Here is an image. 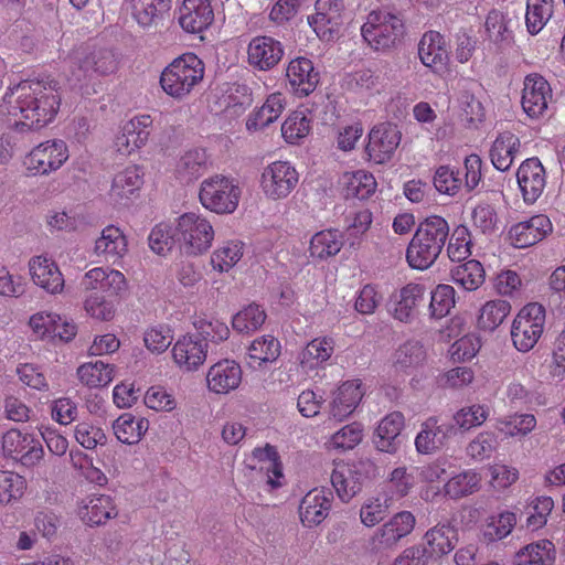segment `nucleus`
Here are the masks:
<instances>
[{
  "label": "nucleus",
  "instance_id": "f257e3e1",
  "mask_svg": "<svg viewBox=\"0 0 565 565\" xmlns=\"http://www.w3.org/2000/svg\"><path fill=\"white\" fill-rule=\"evenodd\" d=\"M57 82L26 79L8 87L0 115L8 117L17 131L39 130L52 122L61 106Z\"/></svg>",
  "mask_w": 565,
  "mask_h": 565
},
{
  "label": "nucleus",
  "instance_id": "f03ea898",
  "mask_svg": "<svg viewBox=\"0 0 565 565\" xmlns=\"http://www.w3.org/2000/svg\"><path fill=\"white\" fill-rule=\"evenodd\" d=\"M449 236L447 221L431 215L422 221L406 249V260L413 269L425 270L439 257Z\"/></svg>",
  "mask_w": 565,
  "mask_h": 565
},
{
  "label": "nucleus",
  "instance_id": "7ed1b4c3",
  "mask_svg": "<svg viewBox=\"0 0 565 565\" xmlns=\"http://www.w3.org/2000/svg\"><path fill=\"white\" fill-rule=\"evenodd\" d=\"M205 65L194 53H184L173 58L161 72L159 84L162 90L175 100L188 98L203 82Z\"/></svg>",
  "mask_w": 565,
  "mask_h": 565
},
{
  "label": "nucleus",
  "instance_id": "20e7f679",
  "mask_svg": "<svg viewBox=\"0 0 565 565\" xmlns=\"http://www.w3.org/2000/svg\"><path fill=\"white\" fill-rule=\"evenodd\" d=\"M361 34L375 51H386L401 43L405 35V24L399 14L373 10L367 14Z\"/></svg>",
  "mask_w": 565,
  "mask_h": 565
},
{
  "label": "nucleus",
  "instance_id": "39448f33",
  "mask_svg": "<svg viewBox=\"0 0 565 565\" xmlns=\"http://www.w3.org/2000/svg\"><path fill=\"white\" fill-rule=\"evenodd\" d=\"M241 196L239 182L232 177L214 174L204 179L200 185V203L215 214L234 213L238 207Z\"/></svg>",
  "mask_w": 565,
  "mask_h": 565
},
{
  "label": "nucleus",
  "instance_id": "423d86ee",
  "mask_svg": "<svg viewBox=\"0 0 565 565\" xmlns=\"http://www.w3.org/2000/svg\"><path fill=\"white\" fill-rule=\"evenodd\" d=\"M175 238L184 254L201 255L211 247L214 228L206 217L193 212L184 213L177 221Z\"/></svg>",
  "mask_w": 565,
  "mask_h": 565
},
{
  "label": "nucleus",
  "instance_id": "0eeeda50",
  "mask_svg": "<svg viewBox=\"0 0 565 565\" xmlns=\"http://www.w3.org/2000/svg\"><path fill=\"white\" fill-rule=\"evenodd\" d=\"M545 308L539 302L525 305L511 326V340L522 353L531 351L541 339L545 327Z\"/></svg>",
  "mask_w": 565,
  "mask_h": 565
},
{
  "label": "nucleus",
  "instance_id": "6e6552de",
  "mask_svg": "<svg viewBox=\"0 0 565 565\" xmlns=\"http://www.w3.org/2000/svg\"><path fill=\"white\" fill-rule=\"evenodd\" d=\"M68 158L70 151L64 140L49 139L30 150L23 166L29 175H49L61 169Z\"/></svg>",
  "mask_w": 565,
  "mask_h": 565
},
{
  "label": "nucleus",
  "instance_id": "1a4fd4ad",
  "mask_svg": "<svg viewBox=\"0 0 565 565\" xmlns=\"http://www.w3.org/2000/svg\"><path fill=\"white\" fill-rule=\"evenodd\" d=\"M299 173L289 162L277 160L266 166L260 177L265 196L273 201L286 199L297 186Z\"/></svg>",
  "mask_w": 565,
  "mask_h": 565
},
{
  "label": "nucleus",
  "instance_id": "9d476101",
  "mask_svg": "<svg viewBox=\"0 0 565 565\" xmlns=\"http://www.w3.org/2000/svg\"><path fill=\"white\" fill-rule=\"evenodd\" d=\"M70 60L72 66L76 68L73 76L77 81L113 74L118 66L115 55L108 50L90 52L86 47H79L72 53Z\"/></svg>",
  "mask_w": 565,
  "mask_h": 565
},
{
  "label": "nucleus",
  "instance_id": "9b49d317",
  "mask_svg": "<svg viewBox=\"0 0 565 565\" xmlns=\"http://www.w3.org/2000/svg\"><path fill=\"white\" fill-rule=\"evenodd\" d=\"M402 139L397 126L391 122L375 125L367 135V143L364 148L366 160L374 164L388 162Z\"/></svg>",
  "mask_w": 565,
  "mask_h": 565
},
{
  "label": "nucleus",
  "instance_id": "f8f14e48",
  "mask_svg": "<svg viewBox=\"0 0 565 565\" xmlns=\"http://www.w3.org/2000/svg\"><path fill=\"white\" fill-rule=\"evenodd\" d=\"M81 286L85 294L102 295L110 299H120L128 288L125 275L108 267H94L86 271Z\"/></svg>",
  "mask_w": 565,
  "mask_h": 565
},
{
  "label": "nucleus",
  "instance_id": "ddd939ff",
  "mask_svg": "<svg viewBox=\"0 0 565 565\" xmlns=\"http://www.w3.org/2000/svg\"><path fill=\"white\" fill-rule=\"evenodd\" d=\"M152 122L148 114L137 115L126 121L114 139L116 152L127 157L143 148L149 140Z\"/></svg>",
  "mask_w": 565,
  "mask_h": 565
},
{
  "label": "nucleus",
  "instance_id": "4468645a",
  "mask_svg": "<svg viewBox=\"0 0 565 565\" xmlns=\"http://www.w3.org/2000/svg\"><path fill=\"white\" fill-rule=\"evenodd\" d=\"M3 452L25 467H34L44 456L41 443L30 434L10 429L2 436Z\"/></svg>",
  "mask_w": 565,
  "mask_h": 565
},
{
  "label": "nucleus",
  "instance_id": "2eb2a0df",
  "mask_svg": "<svg viewBox=\"0 0 565 565\" xmlns=\"http://www.w3.org/2000/svg\"><path fill=\"white\" fill-rule=\"evenodd\" d=\"M209 343L195 333L178 338L171 349L172 360L183 372H194L207 358Z\"/></svg>",
  "mask_w": 565,
  "mask_h": 565
},
{
  "label": "nucleus",
  "instance_id": "dca6fc26",
  "mask_svg": "<svg viewBox=\"0 0 565 565\" xmlns=\"http://www.w3.org/2000/svg\"><path fill=\"white\" fill-rule=\"evenodd\" d=\"M552 100L550 83L541 75L533 73L524 78L521 106L531 119H539L546 115L548 103Z\"/></svg>",
  "mask_w": 565,
  "mask_h": 565
},
{
  "label": "nucleus",
  "instance_id": "f3484780",
  "mask_svg": "<svg viewBox=\"0 0 565 565\" xmlns=\"http://www.w3.org/2000/svg\"><path fill=\"white\" fill-rule=\"evenodd\" d=\"M285 55L282 43L269 35H256L247 45V62L257 71H270Z\"/></svg>",
  "mask_w": 565,
  "mask_h": 565
},
{
  "label": "nucleus",
  "instance_id": "a211bd4d",
  "mask_svg": "<svg viewBox=\"0 0 565 565\" xmlns=\"http://www.w3.org/2000/svg\"><path fill=\"white\" fill-rule=\"evenodd\" d=\"M366 479L364 462H344L334 463L331 473V483L338 497L343 502H349L362 489Z\"/></svg>",
  "mask_w": 565,
  "mask_h": 565
},
{
  "label": "nucleus",
  "instance_id": "6ab92c4d",
  "mask_svg": "<svg viewBox=\"0 0 565 565\" xmlns=\"http://www.w3.org/2000/svg\"><path fill=\"white\" fill-rule=\"evenodd\" d=\"M418 56L423 65L434 73H441L449 62L448 43L438 31H426L418 42Z\"/></svg>",
  "mask_w": 565,
  "mask_h": 565
},
{
  "label": "nucleus",
  "instance_id": "aec40b11",
  "mask_svg": "<svg viewBox=\"0 0 565 565\" xmlns=\"http://www.w3.org/2000/svg\"><path fill=\"white\" fill-rule=\"evenodd\" d=\"M333 494L326 488H313L306 493L299 504V518L307 527L322 523L329 515Z\"/></svg>",
  "mask_w": 565,
  "mask_h": 565
},
{
  "label": "nucleus",
  "instance_id": "412c9836",
  "mask_svg": "<svg viewBox=\"0 0 565 565\" xmlns=\"http://www.w3.org/2000/svg\"><path fill=\"white\" fill-rule=\"evenodd\" d=\"M516 180L524 202L532 204L542 195L546 185L545 169L537 158H529L519 167Z\"/></svg>",
  "mask_w": 565,
  "mask_h": 565
},
{
  "label": "nucleus",
  "instance_id": "4be33fe9",
  "mask_svg": "<svg viewBox=\"0 0 565 565\" xmlns=\"http://www.w3.org/2000/svg\"><path fill=\"white\" fill-rule=\"evenodd\" d=\"M243 371L241 365L230 359L221 360L211 365L206 373V384L210 392L228 394L242 383Z\"/></svg>",
  "mask_w": 565,
  "mask_h": 565
},
{
  "label": "nucleus",
  "instance_id": "5701e85b",
  "mask_svg": "<svg viewBox=\"0 0 565 565\" xmlns=\"http://www.w3.org/2000/svg\"><path fill=\"white\" fill-rule=\"evenodd\" d=\"M315 14L308 17V23L321 40H329L341 23L342 0H317Z\"/></svg>",
  "mask_w": 565,
  "mask_h": 565
},
{
  "label": "nucleus",
  "instance_id": "b1692460",
  "mask_svg": "<svg viewBox=\"0 0 565 565\" xmlns=\"http://www.w3.org/2000/svg\"><path fill=\"white\" fill-rule=\"evenodd\" d=\"M77 514L86 525L99 526L116 518L118 510L111 497L90 494L81 500Z\"/></svg>",
  "mask_w": 565,
  "mask_h": 565
},
{
  "label": "nucleus",
  "instance_id": "393cba45",
  "mask_svg": "<svg viewBox=\"0 0 565 565\" xmlns=\"http://www.w3.org/2000/svg\"><path fill=\"white\" fill-rule=\"evenodd\" d=\"M552 228L550 218L546 215L537 214L514 224L509 231V237L514 247L526 248L541 242L552 232Z\"/></svg>",
  "mask_w": 565,
  "mask_h": 565
},
{
  "label": "nucleus",
  "instance_id": "a878e982",
  "mask_svg": "<svg viewBox=\"0 0 565 565\" xmlns=\"http://www.w3.org/2000/svg\"><path fill=\"white\" fill-rule=\"evenodd\" d=\"M214 20L210 0H183L179 23L188 33L199 34L205 31Z\"/></svg>",
  "mask_w": 565,
  "mask_h": 565
},
{
  "label": "nucleus",
  "instance_id": "bb28decb",
  "mask_svg": "<svg viewBox=\"0 0 565 565\" xmlns=\"http://www.w3.org/2000/svg\"><path fill=\"white\" fill-rule=\"evenodd\" d=\"M427 289L424 284L408 282L395 295L393 317L401 322H411L424 305Z\"/></svg>",
  "mask_w": 565,
  "mask_h": 565
},
{
  "label": "nucleus",
  "instance_id": "cd10ccee",
  "mask_svg": "<svg viewBox=\"0 0 565 565\" xmlns=\"http://www.w3.org/2000/svg\"><path fill=\"white\" fill-rule=\"evenodd\" d=\"M286 76L292 92L302 97L312 93L319 83V73L311 60L299 56L292 58L286 68Z\"/></svg>",
  "mask_w": 565,
  "mask_h": 565
},
{
  "label": "nucleus",
  "instance_id": "c85d7f7f",
  "mask_svg": "<svg viewBox=\"0 0 565 565\" xmlns=\"http://www.w3.org/2000/svg\"><path fill=\"white\" fill-rule=\"evenodd\" d=\"M33 282L46 292L56 295L64 289V277L56 263L45 256H35L29 263Z\"/></svg>",
  "mask_w": 565,
  "mask_h": 565
},
{
  "label": "nucleus",
  "instance_id": "c756f323",
  "mask_svg": "<svg viewBox=\"0 0 565 565\" xmlns=\"http://www.w3.org/2000/svg\"><path fill=\"white\" fill-rule=\"evenodd\" d=\"M452 428L451 425L439 423L435 416L427 418L415 437L417 452L423 455L436 452L444 446Z\"/></svg>",
  "mask_w": 565,
  "mask_h": 565
},
{
  "label": "nucleus",
  "instance_id": "7c9ffc66",
  "mask_svg": "<svg viewBox=\"0 0 565 565\" xmlns=\"http://www.w3.org/2000/svg\"><path fill=\"white\" fill-rule=\"evenodd\" d=\"M172 0H127L132 20L142 29L157 26L171 9Z\"/></svg>",
  "mask_w": 565,
  "mask_h": 565
},
{
  "label": "nucleus",
  "instance_id": "2f4dec72",
  "mask_svg": "<svg viewBox=\"0 0 565 565\" xmlns=\"http://www.w3.org/2000/svg\"><path fill=\"white\" fill-rule=\"evenodd\" d=\"M362 383L360 380L347 381L333 393L330 404V415L342 422L351 415L363 397Z\"/></svg>",
  "mask_w": 565,
  "mask_h": 565
},
{
  "label": "nucleus",
  "instance_id": "473e14b6",
  "mask_svg": "<svg viewBox=\"0 0 565 565\" xmlns=\"http://www.w3.org/2000/svg\"><path fill=\"white\" fill-rule=\"evenodd\" d=\"M209 169V156L205 149L195 147L185 150L174 167L175 178L185 184L198 180Z\"/></svg>",
  "mask_w": 565,
  "mask_h": 565
},
{
  "label": "nucleus",
  "instance_id": "72a5a7b5",
  "mask_svg": "<svg viewBox=\"0 0 565 565\" xmlns=\"http://www.w3.org/2000/svg\"><path fill=\"white\" fill-rule=\"evenodd\" d=\"M126 253L127 238L122 231L115 225L106 226L95 241L94 254L105 262L116 264Z\"/></svg>",
  "mask_w": 565,
  "mask_h": 565
},
{
  "label": "nucleus",
  "instance_id": "f704fd0d",
  "mask_svg": "<svg viewBox=\"0 0 565 565\" xmlns=\"http://www.w3.org/2000/svg\"><path fill=\"white\" fill-rule=\"evenodd\" d=\"M286 97L280 92L267 96L264 104L255 109L246 120V128L254 132L262 130L277 120L286 108Z\"/></svg>",
  "mask_w": 565,
  "mask_h": 565
},
{
  "label": "nucleus",
  "instance_id": "c9c22d12",
  "mask_svg": "<svg viewBox=\"0 0 565 565\" xmlns=\"http://www.w3.org/2000/svg\"><path fill=\"white\" fill-rule=\"evenodd\" d=\"M347 199L367 200L377 188L375 177L366 170L344 172L340 179Z\"/></svg>",
  "mask_w": 565,
  "mask_h": 565
},
{
  "label": "nucleus",
  "instance_id": "e433bc0d",
  "mask_svg": "<svg viewBox=\"0 0 565 565\" xmlns=\"http://www.w3.org/2000/svg\"><path fill=\"white\" fill-rule=\"evenodd\" d=\"M521 148V141L511 131H503L498 135L490 149V159L493 167L499 171H507Z\"/></svg>",
  "mask_w": 565,
  "mask_h": 565
},
{
  "label": "nucleus",
  "instance_id": "4c0bfd02",
  "mask_svg": "<svg viewBox=\"0 0 565 565\" xmlns=\"http://www.w3.org/2000/svg\"><path fill=\"white\" fill-rule=\"evenodd\" d=\"M281 352L278 339L271 334H265L254 339L247 348V365L252 369H260L275 362Z\"/></svg>",
  "mask_w": 565,
  "mask_h": 565
},
{
  "label": "nucleus",
  "instance_id": "58836bf2",
  "mask_svg": "<svg viewBox=\"0 0 565 565\" xmlns=\"http://www.w3.org/2000/svg\"><path fill=\"white\" fill-rule=\"evenodd\" d=\"M482 476L476 469H465L451 476L443 487L444 495L460 500L477 493L481 489Z\"/></svg>",
  "mask_w": 565,
  "mask_h": 565
},
{
  "label": "nucleus",
  "instance_id": "ea45409f",
  "mask_svg": "<svg viewBox=\"0 0 565 565\" xmlns=\"http://www.w3.org/2000/svg\"><path fill=\"white\" fill-rule=\"evenodd\" d=\"M424 541L427 545L426 555L440 557L455 548L458 532L448 523H438L425 533Z\"/></svg>",
  "mask_w": 565,
  "mask_h": 565
},
{
  "label": "nucleus",
  "instance_id": "a19ab883",
  "mask_svg": "<svg viewBox=\"0 0 565 565\" xmlns=\"http://www.w3.org/2000/svg\"><path fill=\"white\" fill-rule=\"evenodd\" d=\"M404 425L405 418L401 412H392L382 418L375 430L374 443L376 448L384 452H395V440L401 435Z\"/></svg>",
  "mask_w": 565,
  "mask_h": 565
},
{
  "label": "nucleus",
  "instance_id": "79ce46f5",
  "mask_svg": "<svg viewBox=\"0 0 565 565\" xmlns=\"http://www.w3.org/2000/svg\"><path fill=\"white\" fill-rule=\"evenodd\" d=\"M253 457L259 462V469L266 476V483L271 489L280 488L284 484L285 476L282 462L276 447L267 444L263 448H255Z\"/></svg>",
  "mask_w": 565,
  "mask_h": 565
},
{
  "label": "nucleus",
  "instance_id": "37998d69",
  "mask_svg": "<svg viewBox=\"0 0 565 565\" xmlns=\"http://www.w3.org/2000/svg\"><path fill=\"white\" fill-rule=\"evenodd\" d=\"M334 352L331 337H318L311 340L299 353V363L306 371H312L327 362Z\"/></svg>",
  "mask_w": 565,
  "mask_h": 565
},
{
  "label": "nucleus",
  "instance_id": "c03bdc74",
  "mask_svg": "<svg viewBox=\"0 0 565 565\" xmlns=\"http://www.w3.org/2000/svg\"><path fill=\"white\" fill-rule=\"evenodd\" d=\"M113 429L120 443L136 445L149 429V420L142 416L124 413L114 422Z\"/></svg>",
  "mask_w": 565,
  "mask_h": 565
},
{
  "label": "nucleus",
  "instance_id": "a18cd8bd",
  "mask_svg": "<svg viewBox=\"0 0 565 565\" xmlns=\"http://www.w3.org/2000/svg\"><path fill=\"white\" fill-rule=\"evenodd\" d=\"M556 550L552 541L543 539L530 543L516 552L514 565H553Z\"/></svg>",
  "mask_w": 565,
  "mask_h": 565
},
{
  "label": "nucleus",
  "instance_id": "49530a36",
  "mask_svg": "<svg viewBox=\"0 0 565 565\" xmlns=\"http://www.w3.org/2000/svg\"><path fill=\"white\" fill-rule=\"evenodd\" d=\"M508 13L492 9L484 21L486 39L497 47L509 45L513 42V31L509 26Z\"/></svg>",
  "mask_w": 565,
  "mask_h": 565
},
{
  "label": "nucleus",
  "instance_id": "de8ad7c7",
  "mask_svg": "<svg viewBox=\"0 0 565 565\" xmlns=\"http://www.w3.org/2000/svg\"><path fill=\"white\" fill-rule=\"evenodd\" d=\"M516 522V514L511 511L491 515L482 525L480 539L488 544L501 541L512 533Z\"/></svg>",
  "mask_w": 565,
  "mask_h": 565
},
{
  "label": "nucleus",
  "instance_id": "09e8293b",
  "mask_svg": "<svg viewBox=\"0 0 565 565\" xmlns=\"http://www.w3.org/2000/svg\"><path fill=\"white\" fill-rule=\"evenodd\" d=\"M511 303L504 299H492L479 309L477 326L480 330L492 332L498 329L511 312Z\"/></svg>",
  "mask_w": 565,
  "mask_h": 565
},
{
  "label": "nucleus",
  "instance_id": "8fccbe9b",
  "mask_svg": "<svg viewBox=\"0 0 565 565\" xmlns=\"http://www.w3.org/2000/svg\"><path fill=\"white\" fill-rule=\"evenodd\" d=\"M79 382L90 388L107 386L114 379V366L100 360L83 363L77 367Z\"/></svg>",
  "mask_w": 565,
  "mask_h": 565
},
{
  "label": "nucleus",
  "instance_id": "3c124183",
  "mask_svg": "<svg viewBox=\"0 0 565 565\" xmlns=\"http://www.w3.org/2000/svg\"><path fill=\"white\" fill-rule=\"evenodd\" d=\"M342 246V235L337 230H323L311 237L309 253L312 258L322 260L335 256Z\"/></svg>",
  "mask_w": 565,
  "mask_h": 565
},
{
  "label": "nucleus",
  "instance_id": "603ef678",
  "mask_svg": "<svg viewBox=\"0 0 565 565\" xmlns=\"http://www.w3.org/2000/svg\"><path fill=\"white\" fill-rule=\"evenodd\" d=\"M450 274L452 281L468 291L477 290L486 278L482 264L476 259L455 266Z\"/></svg>",
  "mask_w": 565,
  "mask_h": 565
},
{
  "label": "nucleus",
  "instance_id": "864d4df0",
  "mask_svg": "<svg viewBox=\"0 0 565 565\" xmlns=\"http://www.w3.org/2000/svg\"><path fill=\"white\" fill-rule=\"evenodd\" d=\"M555 0H526L525 25L530 34L540 33L554 13Z\"/></svg>",
  "mask_w": 565,
  "mask_h": 565
},
{
  "label": "nucleus",
  "instance_id": "5fc2aeb1",
  "mask_svg": "<svg viewBox=\"0 0 565 565\" xmlns=\"http://www.w3.org/2000/svg\"><path fill=\"white\" fill-rule=\"evenodd\" d=\"M536 427V418L533 414H510L497 418L494 428L505 437H523Z\"/></svg>",
  "mask_w": 565,
  "mask_h": 565
},
{
  "label": "nucleus",
  "instance_id": "6e6d98bb",
  "mask_svg": "<svg viewBox=\"0 0 565 565\" xmlns=\"http://www.w3.org/2000/svg\"><path fill=\"white\" fill-rule=\"evenodd\" d=\"M143 183V173L138 166L127 167L117 173L113 180L110 194L117 199H125L138 192Z\"/></svg>",
  "mask_w": 565,
  "mask_h": 565
},
{
  "label": "nucleus",
  "instance_id": "4d7b16f0",
  "mask_svg": "<svg viewBox=\"0 0 565 565\" xmlns=\"http://www.w3.org/2000/svg\"><path fill=\"white\" fill-rule=\"evenodd\" d=\"M311 117L306 110L291 111L281 125V136L287 143L298 145L311 130Z\"/></svg>",
  "mask_w": 565,
  "mask_h": 565
},
{
  "label": "nucleus",
  "instance_id": "13d9d810",
  "mask_svg": "<svg viewBox=\"0 0 565 565\" xmlns=\"http://www.w3.org/2000/svg\"><path fill=\"white\" fill-rule=\"evenodd\" d=\"M267 318L266 311L256 303H249L232 318V327L238 333H253L262 328Z\"/></svg>",
  "mask_w": 565,
  "mask_h": 565
},
{
  "label": "nucleus",
  "instance_id": "bf43d9fd",
  "mask_svg": "<svg viewBox=\"0 0 565 565\" xmlns=\"http://www.w3.org/2000/svg\"><path fill=\"white\" fill-rule=\"evenodd\" d=\"M426 359L424 347L418 341H407L394 354V367L399 372H409L423 364Z\"/></svg>",
  "mask_w": 565,
  "mask_h": 565
},
{
  "label": "nucleus",
  "instance_id": "052dcab7",
  "mask_svg": "<svg viewBox=\"0 0 565 565\" xmlns=\"http://www.w3.org/2000/svg\"><path fill=\"white\" fill-rule=\"evenodd\" d=\"M244 244L241 241H228L216 248L211 256L212 267L220 273H227L243 256Z\"/></svg>",
  "mask_w": 565,
  "mask_h": 565
},
{
  "label": "nucleus",
  "instance_id": "680f3d73",
  "mask_svg": "<svg viewBox=\"0 0 565 565\" xmlns=\"http://www.w3.org/2000/svg\"><path fill=\"white\" fill-rule=\"evenodd\" d=\"M193 326L198 331V335L203 338L206 342L210 340L213 343H221L228 339L230 328L223 321L206 315L196 316Z\"/></svg>",
  "mask_w": 565,
  "mask_h": 565
},
{
  "label": "nucleus",
  "instance_id": "e2e57ef3",
  "mask_svg": "<svg viewBox=\"0 0 565 565\" xmlns=\"http://www.w3.org/2000/svg\"><path fill=\"white\" fill-rule=\"evenodd\" d=\"M26 490V480L17 472L0 470V504L19 501Z\"/></svg>",
  "mask_w": 565,
  "mask_h": 565
},
{
  "label": "nucleus",
  "instance_id": "0e129e2a",
  "mask_svg": "<svg viewBox=\"0 0 565 565\" xmlns=\"http://www.w3.org/2000/svg\"><path fill=\"white\" fill-rule=\"evenodd\" d=\"M490 409L487 405L472 404L463 406L454 414L455 425L463 431L481 426L489 417Z\"/></svg>",
  "mask_w": 565,
  "mask_h": 565
},
{
  "label": "nucleus",
  "instance_id": "69168bd1",
  "mask_svg": "<svg viewBox=\"0 0 565 565\" xmlns=\"http://www.w3.org/2000/svg\"><path fill=\"white\" fill-rule=\"evenodd\" d=\"M456 291L452 286L440 284L430 292V316L441 319L449 315L456 303Z\"/></svg>",
  "mask_w": 565,
  "mask_h": 565
},
{
  "label": "nucleus",
  "instance_id": "338daca9",
  "mask_svg": "<svg viewBox=\"0 0 565 565\" xmlns=\"http://www.w3.org/2000/svg\"><path fill=\"white\" fill-rule=\"evenodd\" d=\"M434 185L440 193L455 195L463 188L462 173L448 164L440 166L435 171Z\"/></svg>",
  "mask_w": 565,
  "mask_h": 565
},
{
  "label": "nucleus",
  "instance_id": "774afa93",
  "mask_svg": "<svg viewBox=\"0 0 565 565\" xmlns=\"http://www.w3.org/2000/svg\"><path fill=\"white\" fill-rule=\"evenodd\" d=\"M471 234L467 226H457L448 243L447 253L452 262H463L471 255Z\"/></svg>",
  "mask_w": 565,
  "mask_h": 565
}]
</instances>
